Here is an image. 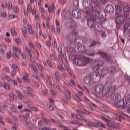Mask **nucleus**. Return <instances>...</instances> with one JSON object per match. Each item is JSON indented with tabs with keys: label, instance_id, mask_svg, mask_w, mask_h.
<instances>
[{
	"label": "nucleus",
	"instance_id": "1",
	"mask_svg": "<svg viewBox=\"0 0 130 130\" xmlns=\"http://www.w3.org/2000/svg\"><path fill=\"white\" fill-rule=\"evenodd\" d=\"M83 6L86 18L88 20V25L90 28H95V20L99 18L100 12L98 11V0H83Z\"/></svg>",
	"mask_w": 130,
	"mask_h": 130
},
{
	"label": "nucleus",
	"instance_id": "2",
	"mask_svg": "<svg viewBox=\"0 0 130 130\" xmlns=\"http://www.w3.org/2000/svg\"><path fill=\"white\" fill-rule=\"evenodd\" d=\"M103 64H104V62L99 60H95L92 64V70L95 71L90 73L89 75L93 85L98 83L100 81V78H103L107 74V69L101 68Z\"/></svg>",
	"mask_w": 130,
	"mask_h": 130
},
{
	"label": "nucleus",
	"instance_id": "3",
	"mask_svg": "<svg viewBox=\"0 0 130 130\" xmlns=\"http://www.w3.org/2000/svg\"><path fill=\"white\" fill-rule=\"evenodd\" d=\"M73 62L78 67H86L90 63L91 59L86 56H82V55H74Z\"/></svg>",
	"mask_w": 130,
	"mask_h": 130
},
{
	"label": "nucleus",
	"instance_id": "4",
	"mask_svg": "<svg viewBox=\"0 0 130 130\" xmlns=\"http://www.w3.org/2000/svg\"><path fill=\"white\" fill-rule=\"evenodd\" d=\"M125 20L126 23L124 29V33H125L128 29V28H129L130 18L129 17H126L125 15H123V14L116 15V23L117 25H122V24H124V22H125Z\"/></svg>",
	"mask_w": 130,
	"mask_h": 130
},
{
	"label": "nucleus",
	"instance_id": "5",
	"mask_svg": "<svg viewBox=\"0 0 130 130\" xmlns=\"http://www.w3.org/2000/svg\"><path fill=\"white\" fill-rule=\"evenodd\" d=\"M70 27L72 29L73 32L72 33L68 34L66 36V38L70 40V41H77L78 40V33L75 31L77 27V24L73 22L71 24Z\"/></svg>",
	"mask_w": 130,
	"mask_h": 130
},
{
	"label": "nucleus",
	"instance_id": "6",
	"mask_svg": "<svg viewBox=\"0 0 130 130\" xmlns=\"http://www.w3.org/2000/svg\"><path fill=\"white\" fill-rule=\"evenodd\" d=\"M115 90H116V86L113 85L108 88L107 84H106V87H105L104 92V96H106V97H110V96H111L113 94V93L115 92Z\"/></svg>",
	"mask_w": 130,
	"mask_h": 130
},
{
	"label": "nucleus",
	"instance_id": "7",
	"mask_svg": "<svg viewBox=\"0 0 130 130\" xmlns=\"http://www.w3.org/2000/svg\"><path fill=\"white\" fill-rule=\"evenodd\" d=\"M115 1L118 3V4L115 6V14L116 16H117V15L121 14L122 12V8H121V7L123 6V3L119 0H115Z\"/></svg>",
	"mask_w": 130,
	"mask_h": 130
},
{
	"label": "nucleus",
	"instance_id": "8",
	"mask_svg": "<svg viewBox=\"0 0 130 130\" xmlns=\"http://www.w3.org/2000/svg\"><path fill=\"white\" fill-rule=\"evenodd\" d=\"M106 87V84H105L104 85L101 84H98L95 86V89L94 91L97 94H102V95L104 96V91Z\"/></svg>",
	"mask_w": 130,
	"mask_h": 130
},
{
	"label": "nucleus",
	"instance_id": "9",
	"mask_svg": "<svg viewBox=\"0 0 130 130\" xmlns=\"http://www.w3.org/2000/svg\"><path fill=\"white\" fill-rule=\"evenodd\" d=\"M101 119L102 120H105V121H108L107 122V125L109 127H111V128H116V125H115V124H112V123H110V122H109L111 120V119L108 116L105 114H102Z\"/></svg>",
	"mask_w": 130,
	"mask_h": 130
},
{
	"label": "nucleus",
	"instance_id": "10",
	"mask_svg": "<svg viewBox=\"0 0 130 130\" xmlns=\"http://www.w3.org/2000/svg\"><path fill=\"white\" fill-rule=\"evenodd\" d=\"M19 116L20 118H22L21 120L22 121L26 122L25 125L28 127L29 130H33V123L32 122L27 121V118L24 116L19 115Z\"/></svg>",
	"mask_w": 130,
	"mask_h": 130
},
{
	"label": "nucleus",
	"instance_id": "11",
	"mask_svg": "<svg viewBox=\"0 0 130 130\" xmlns=\"http://www.w3.org/2000/svg\"><path fill=\"white\" fill-rule=\"evenodd\" d=\"M87 125H88V126H92L93 127H99V125H100V126L103 128H105V125L98 121H96L95 123L89 122L87 124Z\"/></svg>",
	"mask_w": 130,
	"mask_h": 130
},
{
	"label": "nucleus",
	"instance_id": "12",
	"mask_svg": "<svg viewBox=\"0 0 130 130\" xmlns=\"http://www.w3.org/2000/svg\"><path fill=\"white\" fill-rule=\"evenodd\" d=\"M105 11L108 14L112 15L114 13V7L112 5H108L106 6Z\"/></svg>",
	"mask_w": 130,
	"mask_h": 130
},
{
	"label": "nucleus",
	"instance_id": "13",
	"mask_svg": "<svg viewBox=\"0 0 130 130\" xmlns=\"http://www.w3.org/2000/svg\"><path fill=\"white\" fill-rule=\"evenodd\" d=\"M12 49L13 50V57L15 58V59H16V60H18L19 59V56H18V55H17V52H18V53H21V49L17 47H13Z\"/></svg>",
	"mask_w": 130,
	"mask_h": 130
},
{
	"label": "nucleus",
	"instance_id": "14",
	"mask_svg": "<svg viewBox=\"0 0 130 130\" xmlns=\"http://www.w3.org/2000/svg\"><path fill=\"white\" fill-rule=\"evenodd\" d=\"M97 54H99V55H101V57H102V58H104L106 61H108V62H110V61H111V59H110V56H108L107 54L103 52L99 51V52L97 53Z\"/></svg>",
	"mask_w": 130,
	"mask_h": 130
},
{
	"label": "nucleus",
	"instance_id": "15",
	"mask_svg": "<svg viewBox=\"0 0 130 130\" xmlns=\"http://www.w3.org/2000/svg\"><path fill=\"white\" fill-rule=\"evenodd\" d=\"M58 50L59 53L58 55L59 60H60V61H62V57L65 59V60H67V56L66 55V54L62 53V49L61 47L58 48Z\"/></svg>",
	"mask_w": 130,
	"mask_h": 130
},
{
	"label": "nucleus",
	"instance_id": "16",
	"mask_svg": "<svg viewBox=\"0 0 130 130\" xmlns=\"http://www.w3.org/2000/svg\"><path fill=\"white\" fill-rule=\"evenodd\" d=\"M84 82L85 84H89L90 86H93V85H94V83L92 82V79L90 74L87 75L84 77Z\"/></svg>",
	"mask_w": 130,
	"mask_h": 130
},
{
	"label": "nucleus",
	"instance_id": "17",
	"mask_svg": "<svg viewBox=\"0 0 130 130\" xmlns=\"http://www.w3.org/2000/svg\"><path fill=\"white\" fill-rule=\"evenodd\" d=\"M130 7L129 6H125L123 8V15L126 18H129Z\"/></svg>",
	"mask_w": 130,
	"mask_h": 130
},
{
	"label": "nucleus",
	"instance_id": "18",
	"mask_svg": "<svg viewBox=\"0 0 130 130\" xmlns=\"http://www.w3.org/2000/svg\"><path fill=\"white\" fill-rule=\"evenodd\" d=\"M72 16L74 18L76 19H78L79 18H81L82 17V15L81 14V12L79 10H74L72 11Z\"/></svg>",
	"mask_w": 130,
	"mask_h": 130
},
{
	"label": "nucleus",
	"instance_id": "19",
	"mask_svg": "<svg viewBox=\"0 0 130 130\" xmlns=\"http://www.w3.org/2000/svg\"><path fill=\"white\" fill-rule=\"evenodd\" d=\"M61 62V66H58V69L59 70V71H64L65 70H67L68 71V73H69V75H71L72 76V73L71 72V71L70 70H68L67 67H66V64L62 62V61H60Z\"/></svg>",
	"mask_w": 130,
	"mask_h": 130
},
{
	"label": "nucleus",
	"instance_id": "20",
	"mask_svg": "<svg viewBox=\"0 0 130 130\" xmlns=\"http://www.w3.org/2000/svg\"><path fill=\"white\" fill-rule=\"evenodd\" d=\"M71 116L72 118H75V117H76L78 119H79V120H82L83 122H87V119H85L84 117L81 116V115H77L76 116H75V114H72Z\"/></svg>",
	"mask_w": 130,
	"mask_h": 130
},
{
	"label": "nucleus",
	"instance_id": "21",
	"mask_svg": "<svg viewBox=\"0 0 130 130\" xmlns=\"http://www.w3.org/2000/svg\"><path fill=\"white\" fill-rule=\"evenodd\" d=\"M80 51L82 53H85L87 55H89V56H95L94 53L91 54V53H88V52H87V51L86 50V48L84 46H81V50H80Z\"/></svg>",
	"mask_w": 130,
	"mask_h": 130
},
{
	"label": "nucleus",
	"instance_id": "22",
	"mask_svg": "<svg viewBox=\"0 0 130 130\" xmlns=\"http://www.w3.org/2000/svg\"><path fill=\"white\" fill-rule=\"evenodd\" d=\"M48 12L49 14H54L55 12V5H54V3H52L51 6L48 7Z\"/></svg>",
	"mask_w": 130,
	"mask_h": 130
},
{
	"label": "nucleus",
	"instance_id": "23",
	"mask_svg": "<svg viewBox=\"0 0 130 130\" xmlns=\"http://www.w3.org/2000/svg\"><path fill=\"white\" fill-rule=\"evenodd\" d=\"M26 90L24 91V93L26 95H27V96H32V88L31 87H26Z\"/></svg>",
	"mask_w": 130,
	"mask_h": 130
},
{
	"label": "nucleus",
	"instance_id": "24",
	"mask_svg": "<svg viewBox=\"0 0 130 130\" xmlns=\"http://www.w3.org/2000/svg\"><path fill=\"white\" fill-rule=\"evenodd\" d=\"M23 80L24 82H26V83H30V82H31V80H30V79H29V74H28L27 73H24L23 74Z\"/></svg>",
	"mask_w": 130,
	"mask_h": 130
},
{
	"label": "nucleus",
	"instance_id": "25",
	"mask_svg": "<svg viewBox=\"0 0 130 130\" xmlns=\"http://www.w3.org/2000/svg\"><path fill=\"white\" fill-rule=\"evenodd\" d=\"M54 79L57 82H60V74L59 72L56 71L54 75Z\"/></svg>",
	"mask_w": 130,
	"mask_h": 130
},
{
	"label": "nucleus",
	"instance_id": "26",
	"mask_svg": "<svg viewBox=\"0 0 130 130\" xmlns=\"http://www.w3.org/2000/svg\"><path fill=\"white\" fill-rule=\"evenodd\" d=\"M65 49L67 52H69V53H73V52H74L75 49H74L73 47H71V46L66 47Z\"/></svg>",
	"mask_w": 130,
	"mask_h": 130
},
{
	"label": "nucleus",
	"instance_id": "27",
	"mask_svg": "<svg viewBox=\"0 0 130 130\" xmlns=\"http://www.w3.org/2000/svg\"><path fill=\"white\" fill-rule=\"evenodd\" d=\"M25 50L30 56V60L32 61V49L28 47L25 48Z\"/></svg>",
	"mask_w": 130,
	"mask_h": 130
},
{
	"label": "nucleus",
	"instance_id": "28",
	"mask_svg": "<svg viewBox=\"0 0 130 130\" xmlns=\"http://www.w3.org/2000/svg\"><path fill=\"white\" fill-rule=\"evenodd\" d=\"M69 124H74V125H79V126H81V125H83V123L80 122L79 121H77L76 120H73L72 121H70L69 123Z\"/></svg>",
	"mask_w": 130,
	"mask_h": 130
},
{
	"label": "nucleus",
	"instance_id": "29",
	"mask_svg": "<svg viewBox=\"0 0 130 130\" xmlns=\"http://www.w3.org/2000/svg\"><path fill=\"white\" fill-rule=\"evenodd\" d=\"M16 95L18 98L21 100H23L24 98V95L22 94V93H21L19 90H16Z\"/></svg>",
	"mask_w": 130,
	"mask_h": 130
},
{
	"label": "nucleus",
	"instance_id": "30",
	"mask_svg": "<svg viewBox=\"0 0 130 130\" xmlns=\"http://www.w3.org/2000/svg\"><path fill=\"white\" fill-rule=\"evenodd\" d=\"M39 12L40 14H41L42 18H43V19H44V18H45V16H44V14H45V10H44V8L42 7H40Z\"/></svg>",
	"mask_w": 130,
	"mask_h": 130
},
{
	"label": "nucleus",
	"instance_id": "31",
	"mask_svg": "<svg viewBox=\"0 0 130 130\" xmlns=\"http://www.w3.org/2000/svg\"><path fill=\"white\" fill-rule=\"evenodd\" d=\"M24 103H30V104H28L27 105V106L29 108H31L32 109V108H33V105H32V101H29V100H24Z\"/></svg>",
	"mask_w": 130,
	"mask_h": 130
},
{
	"label": "nucleus",
	"instance_id": "32",
	"mask_svg": "<svg viewBox=\"0 0 130 130\" xmlns=\"http://www.w3.org/2000/svg\"><path fill=\"white\" fill-rule=\"evenodd\" d=\"M9 108L12 112H14L15 113H17V112H18V111L17 110V109L16 108V106H15V105H12V107H10Z\"/></svg>",
	"mask_w": 130,
	"mask_h": 130
},
{
	"label": "nucleus",
	"instance_id": "33",
	"mask_svg": "<svg viewBox=\"0 0 130 130\" xmlns=\"http://www.w3.org/2000/svg\"><path fill=\"white\" fill-rule=\"evenodd\" d=\"M64 94L65 96H66L67 99H70V98H71V92H70L69 89H67L65 91Z\"/></svg>",
	"mask_w": 130,
	"mask_h": 130
},
{
	"label": "nucleus",
	"instance_id": "34",
	"mask_svg": "<svg viewBox=\"0 0 130 130\" xmlns=\"http://www.w3.org/2000/svg\"><path fill=\"white\" fill-rule=\"evenodd\" d=\"M27 29H28L29 34H30V35L33 34V27H32V26H31V25L30 24L27 25Z\"/></svg>",
	"mask_w": 130,
	"mask_h": 130
},
{
	"label": "nucleus",
	"instance_id": "35",
	"mask_svg": "<svg viewBox=\"0 0 130 130\" xmlns=\"http://www.w3.org/2000/svg\"><path fill=\"white\" fill-rule=\"evenodd\" d=\"M22 34L24 37H27V28L25 26L22 27Z\"/></svg>",
	"mask_w": 130,
	"mask_h": 130
},
{
	"label": "nucleus",
	"instance_id": "36",
	"mask_svg": "<svg viewBox=\"0 0 130 130\" xmlns=\"http://www.w3.org/2000/svg\"><path fill=\"white\" fill-rule=\"evenodd\" d=\"M3 87L5 89L7 90V91H9L10 90V85L9 84L5 83L3 84Z\"/></svg>",
	"mask_w": 130,
	"mask_h": 130
},
{
	"label": "nucleus",
	"instance_id": "37",
	"mask_svg": "<svg viewBox=\"0 0 130 130\" xmlns=\"http://www.w3.org/2000/svg\"><path fill=\"white\" fill-rule=\"evenodd\" d=\"M116 119L118 121L121 122L124 119V118H123V117H122L121 115H119L116 117Z\"/></svg>",
	"mask_w": 130,
	"mask_h": 130
},
{
	"label": "nucleus",
	"instance_id": "38",
	"mask_svg": "<svg viewBox=\"0 0 130 130\" xmlns=\"http://www.w3.org/2000/svg\"><path fill=\"white\" fill-rule=\"evenodd\" d=\"M69 84L71 86V87L76 86V83H75V81L73 79H71L69 81Z\"/></svg>",
	"mask_w": 130,
	"mask_h": 130
},
{
	"label": "nucleus",
	"instance_id": "39",
	"mask_svg": "<svg viewBox=\"0 0 130 130\" xmlns=\"http://www.w3.org/2000/svg\"><path fill=\"white\" fill-rule=\"evenodd\" d=\"M14 41L16 42V44L17 45H22V41H21V40L20 39H15Z\"/></svg>",
	"mask_w": 130,
	"mask_h": 130
},
{
	"label": "nucleus",
	"instance_id": "40",
	"mask_svg": "<svg viewBox=\"0 0 130 130\" xmlns=\"http://www.w3.org/2000/svg\"><path fill=\"white\" fill-rule=\"evenodd\" d=\"M11 34L13 36H16L17 35V31L14 28H11L10 30Z\"/></svg>",
	"mask_w": 130,
	"mask_h": 130
},
{
	"label": "nucleus",
	"instance_id": "41",
	"mask_svg": "<svg viewBox=\"0 0 130 130\" xmlns=\"http://www.w3.org/2000/svg\"><path fill=\"white\" fill-rule=\"evenodd\" d=\"M96 31L99 32L100 33L102 32L103 31V27H102V25H101L100 26H98Z\"/></svg>",
	"mask_w": 130,
	"mask_h": 130
},
{
	"label": "nucleus",
	"instance_id": "42",
	"mask_svg": "<svg viewBox=\"0 0 130 130\" xmlns=\"http://www.w3.org/2000/svg\"><path fill=\"white\" fill-rule=\"evenodd\" d=\"M27 11L29 13H32V14H33V9L32 8L31 4L28 5V6L27 7Z\"/></svg>",
	"mask_w": 130,
	"mask_h": 130
},
{
	"label": "nucleus",
	"instance_id": "43",
	"mask_svg": "<svg viewBox=\"0 0 130 130\" xmlns=\"http://www.w3.org/2000/svg\"><path fill=\"white\" fill-rule=\"evenodd\" d=\"M13 10L14 13H19V6H15L13 7Z\"/></svg>",
	"mask_w": 130,
	"mask_h": 130
},
{
	"label": "nucleus",
	"instance_id": "44",
	"mask_svg": "<svg viewBox=\"0 0 130 130\" xmlns=\"http://www.w3.org/2000/svg\"><path fill=\"white\" fill-rule=\"evenodd\" d=\"M43 119L44 120V121H45L46 124H47V125H50V123H49V119L44 117H43Z\"/></svg>",
	"mask_w": 130,
	"mask_h": 130
},
{
	"label": "nucleus",
	"instance_id": "45",
	"mask_svg": "<svg viewBox=\"0 0 130 130\" xmlns=\"http://www.w3.org/2000/svg\"><path fill=\"white\" fill-rule=\"evenodd\" d=\"M9 96L13 100H15V99H16V95L14 93H10L9 94Z\"/></svg>",
	"mask_w": 130,
	"mask_h": 130
},
{
	"label": "nucleus",
	"instance_id": "46",
	"mask_svg": "<svg viewBox=\"0 0 130 130\" xmlns=\"http://www.w3.org/2000/svg\"><path fill=\"white\" fill-rule=\"evenodd\" d=\"M23 111H24L25 112H28V113H25V115H26V117H29V116H30V113H29L30 110L25 109L23 110Z\"/></svg>",
	"mask_w": 130,
	"mask_h": 130
},
{
	"label": "nucleus",
	"instance_id": "47",
	"mask_svg": "<svg viewBox=\"0 0 130 130\" xmlns=\"http://www.w3.org/2000/svg\"><path fill=\"white\" fill-rule=\"evenodd\" d=\"M105 21H106V19H105V18H104L103 16L100 17V23H104V22H105Z\"/></svg>",
	"mask_w": 130,
	"mask_h": 130
},
{
	"label": "nucleus",
	"instance_id": "48",
	"mask_svg": "<svg viewBox=\"0 0 130 130\" xmlns=\"http://www.w3.org/2000/svg\"><path fill=\"white\" fill-rule=\"evenodd\" d=\"M50 57L52 60H56V57H55V55L52 53L50 55Z\"/></svg>",
	"mask_w": 130,
	"mask_h": 130
},
{
	"label": "nucleus",
	"instance_id": "49",
	"mask_svg": "<svg viewBox=\"0 0 130 130\" xmlns=\"http://www.w3.org/2000/svg\"><path fill=\"white\" fill-rule=\"evenodd\" d=\"M54 88H55V89L57 90L58 92H61V89L57 85H56V84H54Z\"/></svg>",
	"mask_w": 130,
	"mask_h": 130
},
{
	"label": "nucleus",
	"instance_id": "50",
	"mask_svg": "<svg viewBox=\"0 0 130 130\" xmlns=\"http://www.w3.org/2000/svg\"><path fill=\"white\" fill-rule=\"evenodd\" d=\"M50 93L51 95L53 96V97H56V93H55V92H54V91H53V90L50 89Z\"/></svg>",
	"mask_w": 130,
	"mask_h": 130
},
{
	"label": "nucleus",
	"instance_id": "51",
	"mask_svg": "<svg viewBox=\"0 0 130 130\" xmlns=\"http://www.w3.org/2000/svg\"><path fill=\"white\" fill-rule=\"evenodd\" d=\"M73 4L75 6V7H79V1L78 0H74Z\"/></svg>",
	"mask_w": 130,
	"mask_h": 130
},
{
	"label": "nucleus",
	"instance_id": "52",
	"mask_svg": "<svg viewBox=\"0 0 130 130\" xmlns=\"http://www.w3.org/2000/svg\"><path fill=\"white\" fill-rule=\"evenodd\" d=\"M34 55L36 59H38V57H39L38 53L35 50H34Z\"/></svg>",
	"mask_w": 130,
	"mask_h": 130
},
{
	"label": "nucleus",
	"instance_id": "53",
	"mask_svg": "<svg viewBox=\"0 0 130 130\" xmlns=\"http://www.w3.org/2000/svg\"><path fill=\"white\" fill-rule=\"evenodd\" d=\"M5 111H6V110L5 109V108H4V106H0V112L1 113H4Z\"/></svg>",
	"mask_w": 130,
	"mask_h": 130
},
{
	"label": "nucleus",
	"instance_id": "54",
	"mask_svg": "<svg viewBox=\"0 0 130 130\" xmlns=\"http://www.w3.org/2000/svg\"><path fill=\"white\" fill-rule=\"evenodd\" d=\"M73 96L74 97V98H75V99H76L78 101H82L81 100V99L78 96V95L76 94V93H74L73 94Z\"/></svg>",
	"mask_w": 130,
	"mask_h": 130
},
{
	"label": "nucleus",
	"instance_id": "55",
	"mask_svg": "<svg viewBox=\"0 0 130 130\" xmlns=\"http://www.w3.org/2000/svg\"><path fill=\"white\" fill-rule=\"evenodd\" d=\"M11 56H11V53L10 52L6 53V57H7V59H10V58H11Z\"/></svg>",
	"mask_w": 130,
	"mask_h": 130
},
{
	"label": "nucleus",
	"instance_id": "56",
	"mask_svg": "<svg viewBox=\"0 0 130 130\" xmlns=\"http://www.w3.org/2000/svg\"><path fill=\"white\" fill-rule=\"evenodd\" d=\"M1 16L3 18H6V17H7V13H6V12L4 11L1 12Z\"/></svg>",
	"mask_w": 130,
	"mask_h": 130
},
{
	"label": "nucleus",
	"instance_id": "57",
	"mask_svg": "<svg viewBox=\"0 0 130 130\" xmlns=\"http://www.w3.org/2000/svg\"><path fill=\"white\" fill-rule=\"evenodd\" d=\"M37 67L40 70H41L42 71L43 70V66L42 65H41L40 64H37Z\"/></svg>",
	"mask_w": 130,
	"mask_h": 130
},
{
	"label": "nucleus",
	"instance_id": "58",
	"mask_svg": "<svg viewBox=\"0 0 130 130\" xmlns=\"http://www.w3.org/2000/svg\"><path fill=\"white\" fill-rule=\"evenodd\" d=\"M97 44V42L96 41H93L92 43L89 46V47H93L95 46V45Z\"/></svg>",
	"mask_w": 130,
	"mask_h": 130
},
{
	"label": "nucleus",
	"instance_id": "59",
	"mask_svg": "<svg viewBox=\"0 0 130 130\" xmlns=\"http://www.w3.org/2000/svg\"><path fill=\"white\" fill-rule=\"evenodd\" d=\"M12 68L15 70V71H19V68H18V66L15 64H12Z\"/></svg>",
	"mask_w": 130,
	"mask_h": 130
},
{
	"label": "nucleus",
	"instance_id": "60",
	"mask_svg": "<svg viewBox=\"0 0 130 130\" xmlns=\"http://www.w3.org/2000/svg\"><path fill=\"white\" fill-rule=\"evenodd\" d=\"M6 80H7V81H8V82H9V83H12V79H11V78H10V77L7 76L6 77Z\"/></svg>",
	"mask_w": 130,
	"mask_h": 130
},
{
	"label": "nucleus",
	"instance_id": "61",
	"mask_svg": "<svg viewBox=\"0 0 130 130\" xmlns=\"http://www.w3.org/2000/svg\"><path fill=\"white\" fill-rule=\"evenodd\" d=\"M2 9H6L7 8V2H4L2 6Z\"/></svg>",
	"mask_w": 130,
	"mask_h": 130
},
{
	"label": "nucleus",
	"instance_id": "62",
	"mask_svg": "<svg viewBox=\"0 0 130 130\" xmlns=\"http://www.w3.org/2000/svg\"><path fill=\"white\" fill-rule=\"evenodd\" d=\"M16 17H17L16 16H15L13 14H10L9 15V19H15V18H16Z\"/></svg>",
	"mask_w": 130,
	"mask_h": 130
},
{
	"label": "nucleus",
	"instance_id": "63",
	"mask_svg": "<svg viewBox=\"0 0 130 130\" xmlns=\"http://www.w3.org/2000/svg\"><path fill=\"white\" fill-rule=\"evenodd\" d=\"M50 122H51V123H53L54 124H56V123H57V122L55 121V120H54V119H52V118H51V119H50Z\"/></svg>",
	"mask_w": 130,
	"mask_h": 130
},
{
	"label": "nucleus",
	"instance_id": "64",
	"mask_svg": "<svg viewBox=\"0 0 130 130\" xmlns=\"http://www.w3.org/2000/svg\"><path fill=\"white\" fill-rule=\"evenodd\" d=\"M12 7H13V5H12V3H9V5L7 7V8L8 10H11V9H12Z\"/></svg>",
	"mask_w": 130,
	"mask_h": 130
}]
</instances>
